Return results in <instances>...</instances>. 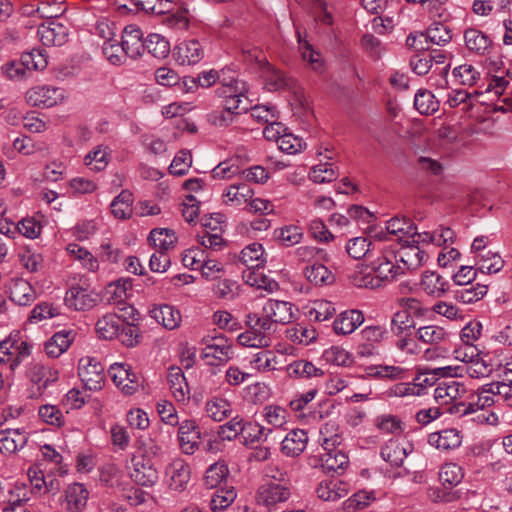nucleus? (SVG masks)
Wrapping results in <instances>:
<instances>
[{
  "label": "nucleus",
  "instance_id": "de8ad7c7",
  "mask_svg": "<svg viewBox=\"0 0 512 512\" xmlns=\"http://www.w3.org/2000/svg\"><path fill=\"white\" fill-rule=\"evenodd\" d=\"M295 80L284 72L272 68L266 76V85L271 91L290 90L295 86Z\"/></svg>",
  "mask_w": 512,
  "mask_h": 512
},
{
  "label": "nucleus",
  "instance_id": "c85d7f7f",
  "mask_svg": "<svg viewBox=\"0 0 512 512\" xmlns=\"http://www.w3.org/2000/svg\"><path fill=\"white\" fill-rule=\"evenodd\" d=\"M254 195L253 189L246 183L233 184L227 187L223 193L224 203L239 206L248 203Z\"/></svg>",
  "mask_w": 512,
  "mask_h": 512
},
{
  "label": "nucleus",
  "instance_id": "e2e57ef3",
  "mask_svg": "<svg viewBox=\"0 0 512 512\" xmlns=\"http://www.w3.org/2000/svg\"><path fill=\"white\" fill-rule=\"evenodd\" d=\"M463 476L464 473L462 467L456 463L444 464L439 472V479L441 482L444 485H449L450 487L457 486L461 483Z\"/></svg>",
  "mask_w": 512,
  "mask_h": 512
},
{
  "label": "nucleus",
  "instance_id": "7c9ffc66",
  "mask_svg": "<svg viewBox=\"0 0 512 512\" xmlns=\"http://www.w3.org/2000/svg\"><path fill=\"white\" fill-rule=\"evenodd\" d=\"M449 337L450 333L438 325L422 326L416 331V338L421 342L429 345L445 343Z\"/></svg>",
  "mask_w": 512,
  "mask_h": 512
},
{
  "label": "nucleus",
  "instance_id": "37998d69",
  "mask_svg": "<svg viewBox=\"0 0 512 512\" xmlns=\"http://www.w3.org/2000/svg\"><path fill=\"white\" fill-rule=\"evenodd\" d=\"M251 365L260 373H268L277 370L278 357L272 350H261L251 360Z\"/></svg>",
  "mask_w": 512,
  "mask_h": 512
},
{
  "label": "nucleus",
  "instance_id": "6e6552de",
  "mask_svg": "<svg viewBox=\"0 0 512 512\" xmlns=\"http://www.w3.org/2000/svg\"><path fill=\"white\" fill-rule=\"evenodd\" d=\"M165 476L171 490L183 492L191 479L190 466L185 460L176 458L167 465Z\"/></svg>",
  "mask_w": 512,
  "mask_h": 512
},
{
  "label": "nucleus",
  "instance_id": "2f4dec72",
  "mask_svg": "<svg viewBox=\"0 0 512 512\" xmlns=\"http://www.w3.org/2000/svg\"><path fill=\"white\" fill-rule=\"evenodd\" d=\"M376 280L381 282H390L397 278L398 275L403 274V270L399 266L393 264L387 258H378L377 261L373 262L371 268Z\"/></svg>",
  "mask_w": 512,
  "mask_h": 512
},
{
  "label": "nucleus",
  "instance_id": "412c9836",
  "mask_svg": "<svg viewBox=\"0 0 512 512\" xmlns=\"http://www.w3.org/2000/svg\"><path fill=\"white\" fill-rule=\"evenodd\" d=\"M364 322V315L360 310H347L340 313L333 322L336 334L347 335L354 332Z\"/></svg>",
  "mask_w": 512,
  "mask_h": 512
},
{
  "label": "nucleus",
  "instance_id": "5701e85b",
  "mask_svg": "<svg viewBox=\"0 0 512 512\" xmlns=\"http://www.w3.org/2000/svg\"><path fill=\"white\" fill-rule=\"evenodd\" d=\"M308 436L306 431L295 429L290 431L281 443L282 452L289 457L299 456L306 448Z\"/></svg>",
  "mask_w": 512,
  "mask_h": 512
},
{
  "label": "nucleus",
  "instance_id": "bf43d9fd",
  "mask_svg": "<svg viewBox=\"0 0 512 512\" xmlns=\"http://www.w3.org/2000/svg\"><path fill=\"white\" fill-rule=\"evenodd\" d=\"M236 499V491L234 487H226L217 490L211 500L210 508L212 511H222L229 507Z\"/></svg>",
  "mask_w": 512,
  "mask_h": 512
},
{
  "label": "nucleus",
  "instance_id": "9b49d317",
  "mask_svg": "<svg viewBox=\"0 0 512 512\" xmlns=\"http://www.w3.org/2000/svg\"><path fill=\"white\" fill-rule=\"evenodd\" d=\"M37 34L45 46H61L66 43L68 29L59 22L49 21L39 25Z\"/></svg>",
  "mask_w": 512,
  "mask_h": 512
},
{
  "label": "nucleus",
  "instance_id": "aec40b11",
  "mask_svg": "<svg viewBox=\"0 0 512 512\" xmlns=\"http://www.w3.org/2000/svg\"><path fill=\"white\" fill-rule=\"evenodd\" d=\"M262 312L277 326L290 323L293 318L292 304L286 301L269 299L263 306Z\"/></svg>",
  "mask_w": 512,
  "mask_h": 512
},
{
  "label": "nucleus",
  "instance_id": "774afa93",
  "mask_svg": "<svg viewBox=\"0 0 512 512\" xmlns=\"http://www.w3.org/2000/svg\"><path fill=\"white\" fill-rule=\"evenodd\" d=\"M415 322L408 311H397L393 314L391 319V331L399 336L406 330L414 328Z\"/></svg>",
  "mask_w": 512,
  "mask_h": 512
},
{
  "label": "nucleus",
  "instance_id": "ea45409f",
  "mask_svg": "<svg viewBox=\"0 0 512 512\" xmlns=\"http://www.w3.org/2000/svg\"><path fill=\"white\" fill-rule=\"evenodd\" d=\"M151 316L165 328L174 329L179 325L180 313L170 305H160L151 310Z\"/></svg>",
  "mask_w": 512,
  "mask_h": 512
},
{
  "label": "nucleus",
  "instance_id": "2eb2a0df",
  "mask_svg": "<svg viewBox=\"0 0 512 512\" xmlns=\"http://www.w3.org/2000/svg\"><path fill=\"white\" fill-rule=\"evenodd\" d=\"M462 434L456 428H446L430 433L428 443L441 451H449L458 448L462 443Z\"/></svg>",
  "mask_w": 512,
  "mask_h": 512
},
{
  "label": "nucleus",
  "instance_id": "a211bd4d",
  "mask_svg": "<svg viewBox=\"0 0 512 512\" xmlns=\"http://www.w3.org/2000/svg\"><path fill=\"white\" fill-rule=\"evenodd\" d=\"M229 73V70H222L223 77L221 79L220 87L217 88V94L219 97L227 99L246 96L248 92L247 83L233 75H228Z\"/></svg>",
  "mask_w": 512,
  "mask_h": 512
},
{
  "label": "nucleus",
  "instance_id": "7ed1b4c3",
  "mask_svg": "<svg viewBox=\"0 0 512 512\" xmlns=\"http://www.w3.org/2000/svg\"><path fill=\"white\" fill-rule=\"evenodd\" d=\"M129 476L132 481L143 487H152L159 479L157 468L144 454L132 456Z\"/></svg>",
  "mask_w": 512,
  "mask_h": 512
},
{
  "label": "nucleus",
  "instance_id": "423d86ee",
  "mask_svg": "<svg viewBox=\"0 0 512 512\" xmlns=\"http://www.w3.org/2000/svg\"><path fill=\"white\" fill-rule=\"evenodd\" d=\"M108 373L125 395H133L140 387L139 376L127 364L114 363L109 367Z\"/></svg>",
  "mask_w": 512,
  "mask_h": 512
},
{
  "label": "nucleus",
  "instance_id": "f3484780",
  "mask_svg": "<svg viewBox=\"0 0 512 512\" xmlns=\"http://www.w3.org/2000/svg\"><path fill=\"white\" fill-rule=\"evenodd\" d=\"M349 490V483L339 478H332L321 481L316 492L318 497L324 501H336L347 496Z\"/></svg>",
  "mask_w": 512,
  "mask_h": 512
},
{
  "label": "nucleus",
  "instance_id": "a19ab883",
  "mask_svg": "<svg viewBox=\"0 0 512 512\" xmlns=\"http://www.w3.org/2000/svg\"><path fill=\"white\" fill-rule=\"evenodd\" d=\"M28 376L34 384L38 385V389H45L51 382H54L58 378L57 371H54L42 364H34L29 372Z\"/></svg>",
  "mask_w": 512,
  "mask_h": 512
},
{
  "label": "nucleus",
  "instance_id": "ddd939ff",
  "mask_svg": "<svg viewBox=\"0 0 512 512\" xmlns=\"http://www.w3.org/2000/svg\"><path fill=\"white\" fill-rule=\"evenodd\" d=\"M413 447L410 443L390 439L381 448V457L391 466L400 467L403 465L406 457L412 452Z\"/></svg>",
  "mask_w": 512,
  "mask_h": 512
},
{
  "label": "nucleus",
  "instance_id": "864d4df0",
  "mask_svg": "<svg viewBox=\"0 0 512 512\" xmlns=\"http://www.w3.org/2000/svg\"><path fill=\"white\" fill-rule=\"evenodd\" d=\"M425 36L429 42L440 46L448 44L452 39L451 30L441 22L432 23Z\"/></svg>",
  "mask_w": 512,
  "mask_h": 512
},
{
  "label": "nucleus",
  "instance_id": "09e8293b",
  "mask_svg": "<svg viewBox=\"0 0 512 512\" xmlns=\"http://www.w3.org/2000/svg\"><path fill=\"white\" fill-rule=\"evenodd\" d=\"M191 16L189 10L185 7L178 8L174 12L166 14L162 22L169 28L186 31L189 28Z\"/></svg>",
  "mask_w": 512,
  "mask_h": 512
},
{
  "label": "nucleus",
  "instance_id": "6e6d98bb",
  "mask_svg": "<svg viewBox=\"0 0 512 512\" xmlns=\"http://www.w3.org/2000/svg\"><path fill=\"white\" fill-rule=\"evenodd\" d=\"M338 175L333 164L326 162L313 166L309 172V179L315 183H326L336 180Z\"/></svg>",
  "mask_w": 512,
  "mask_h": 512
},
{
  "label": "nucleus",
  "instance_id": "b1692460",
  "mask_svg": "<svg viewBox=\"0 0 512 512\" xmlns=\"http://www.w3.org/2000/svg\"><path fill=\"white\" fill-rule=\"evenodd\" d=\"M464 40L467 49L478 55L489 54L492 50L491 39L478 29H467L464 32Z\"/></svg>",
  "mask_w": 512,
  "mask_h": 512
},
{
  "label": "nucleus",
  "instance_id": "c03bdc74",
  "mask_svg": "<svg viewBox=\"0 0 512 512\" xmlns=\"http://www.w3.org/2000/svg\"><path fill=\"white\" fill-rule=\"evenodd\" d=\"M144 50H147L155 58H166L170 53L169 42L160 34H150L144 41Z\"/></svg>",
  "mask_w": 512,
  "mask_h": 512
},
{
  "label": "nucleus",
  "instance_id": "a878e982",
  "mask_svg": "<svg viewBox=\"0 0 512 512\" xmlns=\"http://www.w3.org/2000/svg\"><path fill=\"white\" fill-rule=\"evenodd\" d=\"M123 316L115 313H109L98 319L95 329L99 338L104 340L115 339L120 325H122Z\"/></svg>",
  "mask_w": 512,
  "mask_h": 512
},
{
  "label": "nucleus",
  "instance_id": "4d7b16f0",
  "mask_svg": "<svg viewBox=\"0 0 512 512\" xmlns=\"http://www.w3.org/2000/svg\"><path fill=\"white\" fill-rule=\"evenodd\" d=\"M414 106L420 114L429 115L438 110L439 103L430 91L419 90L415 95Z\"/></svg>",
  "mask_w": 512,
  "mask_h": 512
},
{
  "label": "nucleus",
  "instance_id": "c756f323",
  "mask_svg": "<svg viewBox=\"0 0 512 512\" xmlns=\"http://www.w3.org/2000/svg\"><path fill=\"white\" fill-rule=\"evenodd\" d=\"M413 229L414 223L410 218L396 216L386 222L388 234L396 236L400 244H406V240L411 238Z\"/></svg>",
  "mask_w": 512,
  "mask_h": 512
},
{
  "label": "nucleus",
  "instance_id": "680f3d73",
  "mask_svg": "<svg viewBox=\"0 0 512 512\" xmlns=\"http://www.w3.org/2000/svg\"><path fill=\"white\" fill-rule=\"evenodd\" d=\"M264 249L260 243L254 242L246 246L240 253V261L248 268L258 267L263 263Z\"/></svg>",
  "mask_w": 512,
  "mask_h": 512
},
{
  "label": "nucleus",
  "instance_id": "4be33fe9",
  "mask_svg": "<svg viewBox=\"0 0 512 512\" xmlns=\"http://www.w3.org/2000/svg\"><path fill=\"white\" fill-rule=\"evenodd\" d=\"M28 441V435L19 429H6L0 431V452L13 454L22 449Z\"/></svg>",
  "mask_w": 512,
  "mask_h": 512
},
{
  "label": "nucleus",
  "instance_id": "603ef678",
  "mask_svg": "<svg viewBox=\"0 0 512 512\" xmlns=\"http://www.w3.org/2000/svg\"><path fill=\"white\" fill-rule=\"evenodd\" d=\"M271 433V429H266L265 427L257 423L246 422L242 433L243 443L245 445H253L255 443H260L262 441H265L268 435Z\"/></svg>",
  "mask_w": 512,
  "mask_h": 512
},
{
  "label": "nucleus",
  "instance_id": "338daca9",
  "mask_svg": "<svg viewBox=\"0 0 512 512\" xmlns=\"http://www.w3.org/2000/svg\"><path fill=\"white\" fill-rule=\"evenodd\" d=\"M375 426L378 430L387 434H401L404 430L402 421L394 415L383 414L375 419Z\"/></svg>",
  "mask_w": 512,
  "mask_h": 512
},
{
  "label": "nucleus",
  "instance_id": "39448f33",
  "mask_svg": "<svg viewBox=\"0 0 512 512\" xmlns=\"http://www.w3.org/2000/svg\"><path fill=\"white\" fill-rule=\"evenodd\" d=\"M78 375L86 389L100 390L105 380L104 366L95 358L82 357L78 363Z\"/></svg>",
  "mask_w": 512,
  "mask_h": 512
},
{
  "label": "nucleus",
  "instance_id": "4468645a",
  "mask_svg": "<svg viewBox=\"0 0 512 512\" xmlns=\"http://www.w3.org/2000/svg\"><path fill=\"white\" fill-rule=\"evenodd\" d=\"M173 55L180 65L190 66L202 60L204 51L199 41L193 39L178 44L174 49Z\"/></svg>",
  "mask_w": 512,
  "mask_h": 512
},
{
  "label": "nucleus",
  "instance_id": "cd10ccee",
  "mask_svg": "<svg viewBox=\"0 0 512 512\" xmlns=\"http://www.w3.org/2000/svg\"><path fill=\"white\" fill-rule=\"evenodd\" d=\"M126 291L127 290H105V294H101V297L104 298L102 303L116 306L118 311L121 312L120 315L123 316V319H133L136 310L133 306L126 303L128 298Z\"/></svg>",
  "mask_w": 512,
  "mask_h": 512
},
{
  "label": "nucleus",
  "instance_id": "f704fd0d",
  "mask_svg": "<svg viewBox=\"0 0 512 512\" xmlns=\"http://www.w3.org/2000/svg\"><path fill=\"white\" fill-rule=\"evenodd\" d=\"M287 373L294 378L322 377L324 371L307 360H296L287 366Z\"/></svg>",
  "mask_w": 512,
  "mask_h": 512
},
{
  "label": "nucleus",
  "instance_id": "a18cd8bd",
  "mask_svg": "<svg viewBox=\"0 0 512 512\" xmlns=\"http://www.w3.org/2000/svg\"><path fill=\"white\" fill-rule=\"evenodd\" d=\"M176 239L175 233L172 230L165 228L153 229L148 237L149 242L158 251L164 252L174 246Z\"/></svg>",
  "mask_w": 512,
  "mask_h": 512
},
{
  "label": "nucleus",
  "instance_id": "9d476101",
  "mask_svg": "<svg viewBox=\"0 0 512 512\" xmlns=\"http://www.w3.org/2000/svg\"><path fill=\"white\" fill-rule=\"evenodd\" d=\"M200 438L201 431L194 420H184L179 424L178 442L184 454H194L199 448Z\"/></svg>",
  "mask_w": 512,
  "mask_h": 512
},
{
  "label": "nucleus",
  "instance_id": "1a4fd4ad",
  "mask_svg": "<svg viewBox=\"0 0 512 512\" xmlns=\"http://www.w3.org/2000/svg\"><path fill=\"white\" fill-rule=\"evenodd\" d=\"M104 301L97 290H66L65 305L75 311H85Z\"/></svg>",
  "mask_w": 512,
  "mask_h": 512
},
{
  "label": "nucleus",
  "instance_id": "79ce46f5",
  "mask_svg": "<svg viewBox=\"0 0 512 512\" xmlns=\"http://www.w3.org/2000/svg\"><path fill=\"white\" fill-rule=\"evenodd\" d=\"M479 271L482 273H497L504 267V260L497 252L486 251L476 255Z\"/></svg>",
  "mask_w": 512,
  "mask_h": 512
},
{
  "label": "nucleus",
  "instance_id": "393cba45",
  "mask_svg": "<svg viewBox=\"0 0 512 512\" xmlns=\"http://www.w3.org/2000/svg\"><path fill=\"white\" fill-rule=\"evenodd\" d=\"M167 381L170 391L177 402H184L189 398L188 383L181 368L171 367L168 371Z\"/></svg>",
  "mask_w": 512,
  "mask_h": 512
},
{
  "label": "nucleus",
  "instance_id": "0eeeda50",
  "mask_svg": "<svg viewBox=\"0 0 512 512\" xmlns=\"http://www.w3.org/2000/svg\"><path fill=\"white\" fill-rule=\"evenodd\" d=\"M25 97L28 104L39 108L53 107L61 103L64 98L61 89L48 85L30 88Z\"/></svg>",
  "mask_w": 512,
  "mask_h": 512
},
{
  "label": "nucleus",
  "instance_id": "052dcab7",
  "mask_svg": "<svg viewBox=\"0 0 512 512\" xmlns=\"http://www.w3.org/2000/svg\"><path fill=\"white\" fill-rule=\"evenodd\" d=\"M214 179L228 180L238 174H242V170L239 166V160L228 159L220 162L211 172Z\"/></svg>",
  "mask_w": 512,
  "mask_h": 512
},
{
  "label": "nucleus",
  "instance_id": "58836bf2",
  "mask_svg": "<svg viewBox=\"0 0 512 512\" xmlns=\"http://www.w3.org/2000/svg\"><path fill=\"white\" fill-rule=\"evenodd\" d=\"M232 357L231 345H210L207 344L202 351V358L212 366L228 361Z\"/></svg>",
  "mask_w": 512,
  "mask_h": 512
},
{
  "label": "nucleus",
  "instance_id": "5fc2aeb1",
  "mask_svg": "<svg viewBox=\"0 0 512 512\" xmlns=\"http://www.w3.org/2000/svg\"><path fill=\"white\" fill-rule=\"evenodd\" d=\"M246 421L243 417L237 415L232 417L227 423L221 425L218 435L222 440H234L239 435L242 436Z\"/></svg>",
  "mask_w": 512,
  "mask_h": 512
},
{
  "label": "nucleus",
  "instance_id": "72a5a7b5",
  "mask_svg": "<svg viewBox=\"0 0 512 512\" xmlns=\"http://www.w3.org/2000/svg\"><path fill=\"white\" fill-rule=\"evenodd\" d=\"M348 464V456L340 450L324 451L320 456V466L327 473L344 470Z\"/></svg>",
  "mask_w": 512,
  "mask_h": 512
},
{
  "label": "nucleus",
  "instance_id": "20e7f679",
  "mask_svg": "<svg viewBox=\"0 0 512 512\" xmlns=\"http://www.w3.org/2000/svg\"><path fill=\"white\" fill-rule=\"evenodd\" d=\"M388 331L380 325L364 327L360 332V342L357 346V354L368 358L379 354L378 346L387 338Z\"/></svg>",
  "mask_w": 512,
  "mask_h": 512
},
{
  "label": "nucleus",
  "instance_id": "c9c22d12",
  "mask_svg": "<svg viewBox=\"0 0 512 512\" xmlns=\"http://www.w3.org/2000/svg\"><path fill=\"white\" fill-rule=\"evenodd\" d=\"M307 280L315 286H330L334 284V274L322 264H314L304 271Z\"/></svg>",
  "mask_w": 512,
  "mask_h": 512
},
{
  "label": "nucleus",
  "instance_id": "dca6fc26",
  "mask_svg": "<svg viewBox=\"0 0 512 512\" xmlns=\"http://www.w3.org/2000/svg\"><path fill=\"white\" fill-rule=\"evenodd\" d=\"M77 333L74 330H62L54 333L44 344V350L48 357L58 358L68 350Z\"/></svg>",
  "mask_w": 512,
  "mask_h": 512
},
{
  "label": "nucleus",
  "instance_id": "e433bc0d",
  "mask_svg": "<svg viewBox=\"0 0 512 512\" xmlns=\"http://www.w3.org/2000/svg\"><path fill=\"white\" fill-rule=\"evenodd\" d=\"M229 475L228 466L225 461H217L210 465L204 475L203 481L207 488L218 487Z\"/></svg>",
  "mask_w": 512,
  "mask_h": 512
},
{
  "label": "nucleus",
  "instance_id": "473e14b6",
  "mask_svg": "<svg viewBox=\"0 0 512 512\" xmlns=\"http://www.w3.org/2000/svg\"><path fill=\"white\" fill-rule=\"evenodd\" d=\"M286 337L297 344L309 345L317 338L316 329L307 323H297L286 330Z\"/></svg>",
  "mask_w": 512,
  "mask_h": 512
},
{
  "label": "nucleus",
  "instance_id": "3c124183",
  "mask_svg": "<svg viewBox=\"0 0 512 512\" xmlns=\"http://www.w3.org/2000/svg\"><path fill=\"white\" fill-rule=\"evenodd\" d=\"M107 150L108 148L105 146H97L85 156V165L96 172L104 170L109 163V153Z\"/></svg>",
  "mask_w": 512,
  "mask_h": 512
},
{
  "label": "nucleus",
  "instance_id": "6ab92c4d",
  "mask_svg": "<svg viewBox=\"0 0 512 512\" xmlns=\"http://www.w3.org/2000/svg\"><path fill=\"white\" fill-rule=\"evenodd\" d=\"M89 498V492L81 483H73L65 490L64 504L68 512H82Z\"/></svg>",
  "mask_w": 512,
  "mask_h": 512
},
{
  "label": "nucleus",
  "instance_id": "f257e3e1",
  "mask_svg": "<svg viewBox=\"0 0 512 512\" xmlns=\"http://www.w3.org/2000/svg\"><path fill=\"white\" fill-rule=\"evenodd\" d=\"M270 480L261 484L255 494V501L259 506L268 509L277 508L281 503L288 501L292 495L291 485L285 480L283 473L280 478H276L274 474H267Z\"/></svg>",
  "mask_w": 512,
  "mask_h": 512
},
{
  "label": "nucleus",
  "instance_id": "13d9d810",
  "mask_svg": "<svg viewBox=\"0 0 512 512\" xmlns=\"http://www.w3.org/2000/svg\"><path fill=\"white\" fill-rule=\"evenodd\" d=\"M262 415L265 421L274 427H282L287 423L289 417L288 411L277 404L266 405L263 408Z\"/></svg>",
  "mask_w": 512,
  "mask_h": 512
},
{
  "label": "nucleus",
  "instance_id": "f8f14e48",
  "mask_svg": "<svg viewBox=\"0 0 512 512\" xmlns=\"http://www.w3.org/2000/svg\"><path fill=\"white\" fill-rule=\"evenodd\" d=\"M143 33L136 25H127L121 38V47L126 55L132 59L137 58L144 51Z\"/></svg>",
  "mask_w": 512,
  "mask_h": 512
},
{
  "label": "nucleus",
  "instance_id": "f03ea898",
  "mask_svg": "<svg viewBox=\"0 0 512 512\" xmlns=\"http://www.w3.org/2000/svg\"><path fill=\"white\" fill-rule=\"evenodd\" d=\"M245 324L259 340V348H268L272 345L273 336L277 332L278 326L265 313L262 315L248 313L245 317Z\"/></svg>",
  "mask_w": 512,
  "mask_h": 512
},
{
  "label": "nucleus",
  "instance_id": "bb28decb",
  "mask_svg": "<svg viewBox=\"0 0 512 512\" xmlns=\"http://www.w3.org/2000/svg\"><path fill=\"white\" fill-rule=\"evenodd\" d=\"M205 412L210 419L222 422L231 417L233 409L231 403L226 398L214 396L207 400Z\"/></svg>",
  "mask_w": 512,
  "mask_h": 512
},
{
  "label": "nucleus",
  "instance_id": "69168bd1",
  "mask_svg": "<svg viewBox=\"0 0 512 512\" xmlns=\"http://www.w3.org/2000/svg\"><path fill=\"white\" fill-rule=\"evenodd\" d=\"M3 74L10 80H23L31 75L23 55L19 61H11L2 66Z\"/></svg>",
  "mask_w": 512,
  "mask_h": 512
},
{
  "label": "nucleus",
  "instance_id": "49530a36",
  "mask_svg": "<svg viewBox=\"0 0 512 512\" xmlns=\"http://www.w3.org/2000/svg\"><path fill=\"white\" fill-rule=\"evenodd\" d=\"M125 320L126 319H123L116 338L128 348L135 347L139 345L142 340L141 330L138 326L126 322Z\"/></svg>",
  "mask_w": 512,
  "mask_h": 512
},
{
  "label": "nucleus",
  "instance_id": "0e129e2a",
  "mask_svg": "<svg viewBox=\"0 0 512 512\" xmlns=\"http://www.w3.org/2000/svg\"><path fill=\"white\" fill-rule=\"evenodd\" d=\"M32 490L24 483H16L8 490L6 506L26 505L31 499Z\"/></svg>",
  "mask_w": 512,
  "mask_h": 512
},
{
  "label": "nucleus",
  "instance_id": "8fccbe9b",
  "mask_svg": "<svg viewBox=\"0 0 512 512\" xmlns=\"http://www.w3.org/2000/svg\"><path fill=\"white\" fill-rule=\"evenodd\" d=\"M246 285L251 288H278L279 284L259 269H248L243 273Z\"/></svg>",
  "mask_w": 512,
  "mask_h": 512
},
{
  "label": "nucleus",
  "instance_id": "4c0bfd02",
  "mask_svg": "<svg viewBox=\"0 0 512 512\" xmlns=\"http://www.w3.org/2000/svg\"><path fill=\"white\" fill-rule=\"evenodd\" d=\"M133 194L129 190H123L111 203L112 214L118 219H127L133 213Z\"/></svg>",
  "mask_w": 512,
  "mask_h": 512
}]
</instances>
